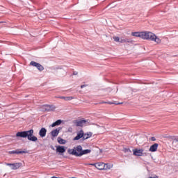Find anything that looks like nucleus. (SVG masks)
<instances>
[{
	"label": "nucleus",
	"instance_id": "obj_9",
	"mask_svg": "<svg viewBox=\"0 0 178 178\" xmlns=\"http://www.w3.org/2000/svg\"><path fill=\"white\" fill-rule=\"evenodd\" d=\"M83 137H84V131H83V129H81L80 131H79L76 134V136H75L73 138V141H77L79 140H80L81 138H83Z\"/></svg>",
	"mask_w": 178,
	"mask_h": 178
},
{
	"label": "nucleus",
	"instance_id": "obj_7",
	"mask_svg": "<svg viewBox=\"0 0 178 178\" xmlns=\"http://www.w3.org/2000/svg\"><path fill=\"white\" fill-rule=\"evenodd\" d=\"M43 106V109L45 112H54V111L56 109V107L54 104H45Z\"/></svg>",
	"mask_w": 178,
	"mask_h": 178
},
{
	"label": "nucleus",
	"instance_id": "obj_18",
	"mask_svg": "<svg viewBox=\"0 0 178 178\" xmlns=\"http://www.w3.org/2000/svg\"><path fill=\"white\" fill-rule=\"evenodd\" d=\"M57 140H58V144H66V140H65L60 137H58L57 138Z\"/></svg>",
	"mask_w": 178,
	"mask_h": 178
},
{
	"label": "nucleus",
	"instance_id": "obj_26",
	"mask_svg": "<svg viewBox=\"0 0 178 178\" xmlns=\"http://www.w3.org/2000/svg\"><path fill=\"white\" fill-rule=\"evenodd\" d=\"M6 165L12 168L13 163H6Z\"/></svg>",
	"mask_w": 178,
	"mask_h": 178
},
{
	"label": "nucleus",
	"instance_id": "obj_25",
	"mask_svg": "<svg viewBox=\"0 0 178 178\" xmlns=\"http://www.w3.org/2000/svg\"><path fill=\"white\" fill-rule=\"evenodd\" d=\"M124 152H131V151L129 148L124 149Z\"/></svg>",
	"mask_w": 178,
	"mask_h": 178
},
{
	"label": "nucleus",
	"instance_id": "obj_21",
	"mask_svg": "<svg viewBox=\"0 0 178 178\" xmlns=\"http://www.w3.org/2000/svg\"><path fill=\"white\" fill-rule=\"evenodd\" d=\"M113 39L114 40V41H115V42H120V38H119L118 36H113Z\"/></svg>",
	"mask_w": 178,
	"mask_h": 178
},
{
	"label": "nucleus",
	"instance_id": "obj_12",
	"mask_svg": "<svg viewBox=\"0 0 178 178\" xmlns=\"http://www.w3.org/2000/svg\"><path fill=\"white\" fill-rule=\"evenodd\" d=\"M62 130V127L56 128V129H54L51 131V135L52 137H58V135L59 134V131Z\"/></svg>",
	"mask_w": 178,
	"mask_h": 178
},
{
	"label": "nucleus",
	"instance_id": "obj_23",
	"mask_svg": "<svg viewBox=\"0 0 178 178\" xmlns=\"http://www.w3.org/2000/svg\"><path fill=\"white\" fill-rule=\"evenodd\" d=\"M73 99V97L69 96V97H65V101H72Z\"/></svg>",
	"mask_w": 178,
	"mask_h": 178
},
{
	"label": "nucleus",
	"instance_id": "obj_22",
	"mask_svg": "<svg viewBox=\"0 0 178 178\" xmlns=\"http://www.w3.org/2000/svg\"><path fill=\"white\" fill-rule=\"evenodd\" d=\"M172 140H173L172 144L173 143H178V136H173Z\"/></svg>",
	"mask_w": 178,
	"mask_h": 178
},
{
	"label": "nucleus",
	"instance_id": "obj_31",
	"mask_svg": "<svg viewBox=\"0 0 178 178\" xmlns=\"http://www.w3.org/2000/svg\"><path fill=\"white\" fill-rule=\"evenodd\" d=\"M50 148H51V149H53V151H55V147H54L53 145H51V146H50Z\"/></svg>",
	"mask_w": 178,
	"mask_h": 178
},
{
	"label": "nucleus",
	"instance_id": "obj_8",
	"mask_svg": "<svg viewBox=\"0 0 178 178\" xmlns=\"http://www.w3.org/2000/svg\"><path fill=\"white\" fill-rule=\"evenodd\" d=\"M133 155L135 156H144V149L135 148L133 149Z\"/></svg>",
	"mask_w": 178,
	"mask_h": 178
},
{
	"label": "nucleus",
	"instance_id": "obj_38",
	"mask_svg": "<svg viewBox=\"0 0 178 178\" xmlns=\"http://www.w3.org/2000/svg\"><path fill=\"white\" fill-rule=\"evenodd\" d=\"M70 130H72V128H70Z\"/></svg>",
	"mask_w": 178,
	"mask_h": 178
},
{
	"label": "nucleus",
	"instance_id": "obj_11",
	"mask_svg": "<svg viewBox=\"0 0 178 178\" xmlns=\"http://www.w3.org/2000/svg\"><path fill=\"white\" fill-rule=\"evenodd\" d=\"M158 147H159V144L154 143L150 146L149 151L150 152H156L158 151Z\"/></svg>",
	"mask_w": 178,
	"mask_h": 178
},
{
	"label": "nucleus",
	"instance_id": "obj_36",
	"mask_svg": "<svg viewBox=\"0 0 178 178\" xmlns=\"http://www.w3.org/2000/svg\"><path fill=\"white\" fill-rule=\"evenodd\" d=\"M103 104H106V102H103Z\"/></svg>",
	"mask_w": 178,
	"mask_h": 178
},
{
	"label": "nucleus",
	"instance_id": "obj_20",
	"mask_svg": "<svg viewBox=\"0 0 178 178\" xmlns=\"http://www.w3.org/2000/svg\"><path fill=\"white\" fill-rule=\"evenodd\" d=\"M84 135L86 136V138H90V137H92V132H88L84 134Z\"/></svg>",
	"mask_w": 178,
	"mask_h": 178
},
{
	"label": "nucleus",
	"instance_id": "obj_29",
	"mask_svg": "<svg viewBox=\"0 0 178 178\" xmlns=\"http://www.w3.org/2000/svg\"><path fill=\"white\" fill-rule=\"evenodd\" d=\"M84 87H88V85H81V88H84Z\"/></svg>",
	"mask_w": 178,
	"mask_h": 178
},
{
	"label": "nucleus",
	"instance_id": "obj_39",
	"mask_svg": "<svg viewBox=\"0 0 178 178\" xmlns=\"http://www.w3.org/2000/svg\"><path fill=\"white\" fill-rule=\"evenodd\" d=\"M70 130H72V128H70Z\"/></svg>",
	"mask_w": 178,
	"mask_h": 178
},
{
	"label": "nucleus",
	"instance_id": "obj_3",
	"mask_svg": "<svg viewBox=\"0 0 178 178\" xmlns=\"http://www.w3.org/2000/svg\"><path fill=\"white\" fill-rule=\"evenodd\" d=\"M16 137H19L20 138H27L29 141H33V143L38 141V138L34 136L33 129L18 131L16 134Z\"/></svg>",
	"mask_w": 178,
	"mask_h": 178
},
{
	"label": "nucleus",
	"instance_id": "obj_35",
	"mask_svg": "<svg viewBox=\"0 0 178 178\" xmlns=\"http://www.w3.org/2000/svg\"><path fill=\"white\" fill-rule=\"evenodd\" d=\"M90 165H92V166H95V165H94V163H92V164H90Z\"/></svg>",
	"mask_w": 178,
	"mask_h": 178
},
{
	"label": "nucleus",
	"instance_id": "obj_37",
	"mask_svg": "<svg viewBox=\"0 0 178 178\" xmlns=\"http://www.w3.org/2000/svg\"><path fill=\"white\" fill-rule=\"evenodd\" d=\"M65 158H67L66 156H64Z\"/></svg>",
	"mask_w": 178,
	"mask_h": 178
},
{
	"label": "nucleus",
	"instance_id": "obj_32",
	"mask_svg": "<svg viewBox=\"0 0 178 178\" xmlns=\"http://www.w3.org/2000/svg\"><path fill=\"white\" fill-rule=\"evenodd\" d=\"M148 178H158V177L157 176H156V177H149Z\"/></svg>",
	"mask_w": 178,
	"mask_h": 178
},
{
	"label": "nucleus",
	"instance_id": "obj_16",
	"mask_svg": "<svg viewBox=\"0 0 178 178\" xmlns=\"http://www.w3.org/2000/svg\"><path fill=\"white\" fill-rule=\"evenodd\" d=\"M63 121L62 120H57L56 122L51 124V127H56V126H60Z\"/></svg>",
	"mask_w": 178,
	"mask_h": 178
},
{
	"label": "nucleus",
	"instance_id": "obj_6",
	"mask_svg": "<svg viewBox=\"0 0 178 178\" xmlns=\"http://www.w3.org/2000/svg\"><path fill=\"white\" fill-rule=\"evenodd\" d=\"M30 65L37 68L38 70H39V72H42V70H44V66H42V65L35 61H31L30 63Z\"/></svg>",
	"mask_w": 178,
	"mask_h": 178
},
{
	"label": "nucleus",
	"instance_id": "obj_30",
	"mask_svg": "<svg viewBox=\"0 0 178 178\" xmlns=\"http://www.w3.org/2000/svg\"><path fill=\"white\" fill-rule=\"evenodd\" d=\"M77 74H78V72H76V71H74V72H73V75H74V76H77Z\"/></svg>",
	"mask_w": 178,
	"mask_h": 178
},
{
	"label": "nucleus",
	"instance_id": "obj_2",
	"mask_svg": "<svg viewBox=\"0 0 178 178\" xmlns=\"http://www.w3.org/2000/svg\"><path fill=\"white\" fill-rule=\"evenodd\" d=\"M67 154L74 156L80 157L83 156V155H87V154H91V149H83V147L79 145L74 147L72 149H68Z\"/></svg>",
	"mask_w": 178,
	"mask_h": 178
},
{
	"label": "nucleus",
	"instance_id": "obj_10",
	"mask_svg": "<svg viewBox=\"0 0 178 178\" xmlns=\"http://www.w3.org/2000/svg\"><path fill=\"white\" fill-rule=\"evenodd\" d=\"M29 152L25 151V150H20V149H16V150H13V151H9L8 154H17V155H19L20 154H28Z\"/></svg>",
	"mask_w": 178,
	"mask_h": 178
},
{
	"label": "nucleus",
	"instance_id": "obj_13",
	"mask_svg": "<svg viewBox=\"0 0 178 178\" xmlns=\"http://www.w3.org/2000/svg\"><path fill=\"white\" fill-rule=\"evenodd\" d=\"M94 165L96 169H98V170H104V166H105V163H94Z\"/></svg>",
	"mask_w": 178,
	"mask_h": 178
},
{
	"label": "nucleus",
	"instance_id": "obj_34",
	"mask_svg": "<svg viewBox=\"0 0 178 178\" xmlns=\"http://www.w3.org/2000/svg\"><path fill=\"white\" fill-rule=\"evenodd\" d=\"M115 105H120V103H117L115 104Z\"/></svg>",
	"mask_w": 178,
	"mask_h": 178
},
{
	"label": "nucleus",
	"instance_id": "obj_28",
	"mask_svg": "<svg viewBox=\"0 0 178 178\" xmlns=\"http://www.w3.org/2000/svg\"><path fill=\"white\" fill-rule=\"evenodd\" d=\"M82 140L84 141L85 140H88L86 136L83 134V136L82 137Z\"/></svg>",
	"mask_w": 178,
	"mask_h": 178
},
{
	"label": "nucleus",
	"instance_id": "obj_19",
	"mask_svg": "<svg viewBox=\"0 0 178 178\" xmlns=\"http://www.w3.org/2000/svg\"><path fill=\"white\" fill-rule=\"evenodd\" d=\"M111 168H112V166L111 165V164H108V163L105 164V163H104L103 170H108V169H111Z\"/></svg>",
	"mask_w": 178,
	"mask_h": 178
},
{
	"label": "nucleus",
	"instance_id": "obj_24",
	"mask_svg": "<svg viewBox=\"0 0 178 178\" xmlns=\"http://www.w3.org/2000/svg\"><path fill=\"white\" fill-rule=\"evenodd\" d=\"M58 98H59L60 99H64V101H66V97L65 96H59L58 97Z\"/></svg>",
	"mask_w": 178,
	"mask_h": 178
},
{
	"label": "nucleus",
	"instance_id": "obj_1",
	"mask_svg": "<svg viewBox=\"0 0 178 178\" xmlns=\"http://www.w3.org/2000/svg\"><path fill=\"white\" fill-rule=\"evenodd\" d=\"M131 35L133 37H139L140 38H143V40H147L148 41H154L156 44H161V39L152 32H132Z\"/></svg>",
	"mask_w": 178,
	"mask_h": 178
},
{
	"label": "nucleus",
	"instance_id": "obj_4",
	"mask_svg": "<svg viewBox=\"0 0 178 178\" xmlns=\"http://www.w3.org/2000/svg\"><path fill=\"white\" fill-rule=\"evenodd\" d=\"M55 147L56 154H58V155L62 156H63V154L66 152V149L67 148L65 146L61 145H56Z\"/></svg>",
	"mask_w": 178,
	"mask_h": 178
},
{
	"label": "nucleus",
	"instance_id": "obj_17",
	"mask_svg": "<svg viewBox=\"0 0 178 178\" xmlns=\"http://www.w3.org/2000/svg\"><path fill=\"white\" fill-rule=\"evenodd\" d=\"M120 42L121 44H124L125 43H129L131 44L133 42V40L131 39H129V38H125V39H121Z\"/></svg>",
	"mask_w": 178,
	"mask_h": 178
},
{
	"label": "nucleus",
	"instance_id": "obj_5",
	"mask_svg": "<svg viewBox=\"0 0 178 178\" xmlns=\"http://www.w3.org/2000/svg\"><path fill=\"white\" fill-rule=\"evenodd\" d=\"M73 123L76 124V127H83V126H86V124L88 123V121L86 120H76L73 121Z\"/></svg>",
	"mask_w": 178,
	"mask_h": 178
},
{
	"label": "nucleus",
	"instance_id": "obj_27",
	"mask_svg": "<svg viewBox=\"0 0 178 178\" xmlns=\"http://www.w3.org/2000/svg\"><path fill=\"white\" fill-rule=\"evenodd\" d=\"M150 140H152V141H156V138L154 136L150 138Z\"/></svg>",
	"mask_w": 178,
	"mask_h": 178
},
{
	"label": "nucleus",
	"instance_id": "obj_15",
	"mask_svg": "<svg viewBox=\"0 0 178 178\" xmlns=\"http://www.w3.org/2000/svg\"><path fill=\"white\" fill-rule=\"evenodd\" d=\"M22 163H13L11 169L13 170H16L19 169V168H20V166H22Z\"/></svg>",
	"mask_w": 178,
	"mask_h": 178
},
{
	"label": "nucleus",
	"instance_id": "obj_14",
	"mask_svg": "<svg viewBox=\"0 0 178 178\" xmlns=\"http://www.w3.org/2000/svg\"><path fill=\"white\" fill-rule=\"evenodd\" d=\"M39 136L42 138H44V137L47 136V129L44 127L41 128V129L39 131Z\"/></svg>",
	"mask_w": 178,
	"mask_h": 178
},
{
	"label": "nucleus",
	"instance_id": "obj_33",
	"mask_svg": "<svg viewBox=\"0 0 178 178\" xmlns=\"http://www.w3.org/2000/svg\"><path fill=\"white\" fill-rule=\"evenodd\" d=\"M5 23V22L0 21V24Z\"/></svg>",
	"mask_w": 178,
	"mask_h": 178
}]
</instances>
